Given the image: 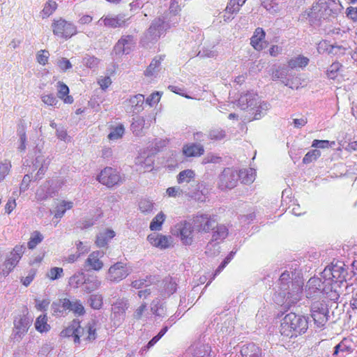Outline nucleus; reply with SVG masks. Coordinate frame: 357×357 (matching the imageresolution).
Instances as JSON below:
<instances>
[{"instance_id": "nucleus-16", "label": "nucleus", "mask_w": 357, "mask_h": 357, "mask_svg": "<svg viewBox=\"0 0 357 357\" xmlns=\"http://www.w3.org/2000/svg\"><path fill=\"white\" fill-rule=\"evenodd\" d=\"M325 283L324 281H321V278L317 277L311 278L305 285L306 297L314 298L319 294H323V287Z\"/></svg>"}, {"instance_id": "nucleus-35", "label": "nucleus", "mask_w": 357, "mask_h": 357, "mask_svg": "<svg viewBox=\"0 0 357 357\" xmlns=\"http://www.w3.org/2000/svg\"><path fill=\"white\" fill-rule=\"evenodd\" d=\"M269 109L270 105L268 102L262 101L259 99L258 100V104L257 105H254L251 109V111H252V114L254 115L253 119L255 120L260 119L266 114V112Z\"/></svg>"}, {"instance_id": "nucleus-23", "label": "nucleus", "mask_w": 357, "mask_h": 357, "mask_svg": "<svg viewBox=\"0 0 357 357\" xmlns=\"http://www.w3.org/2000/svg\"><path fill=\"white\" fill-rule=\"evenodd\" d=\"M158 291L162 298L172 295L176 289V283L172 278H165L158 284Z\"/></svg>"}, {"instance_id": "nucleus-59", "label": "nucleus", "mask_w": 357, "mask_h": 357, "mask_svg": "<svg viewBox=\"0 0 357 357\" xmlns=\"http://www.w3.org/2000/svg\"><path fill=\"white\" fill-rule=\"evenodd\" d=\"M63 275V270L62 268L53 267L47 273V277L51 280H55L62 278Z\"/></svg>"}, {"instance_id": "nucleus-21", "label": "nucleus", "mask_w": 357, "mask_h": 357, "mask_svg": "<svg viewBox=\"0 0 357 357\" xmlns=\"http://www.w3.org/2000/svg\"><path fill=\"white\" fill-rule=\"evenodd\" d=\"M56 193V190L53 188V181H47L36 190V198L39 201H43L52 197Z\"/></svg>"}, {"instance_id": "nucleus-44", "label": "nucleus", "mask_w": 357, "mask_h": 357, "mask_svg": "<svg viewBox=\"0 0 357 357\" xmlns=\"http://www.w3.org/2000/svg\"><path fill=\"white\" fill-rule=\"evenodd\" d=\"M73 203L70 201H61L55 208L54 217L56 218H61L65 214L66 210L72 208Z\"/></svg>"}, {"instance_id": "nucleus-54", "label": "nucleus", "mask_w": 357, "mask_h": 357, "mask_svg": "<svg viewBox=\"0 0 357 357\" xmlns=\"http://www.w3.org/2000/svg\"><path fill=\"white\" fill-rule=\"evenodd\" d=\"M89 302L93 309L99 310L103 305V297L99 294H92L89 297Z\"/></svg>"}, {"instance_id": "nucleus-39", "label": "nucleus", "mask_w": 357, "mask_h": 357, "mask_svg": "<svg viewBox=\"0 0 357 357\" xmlns=\"http://www.w3.org/2000/svg\"><path fill=\"white\" fill-rule=\"evenodd\" d=\"M309 63V59L301 55L291 58L288 61V67L290 69H300L305 67Z\"/></svg>"}, {"instance_id": "nucleus-29", "label": "nucleus", "mask_w": 357, "mask_h": 357, "mask_svg": "<svg viewBox=\"0 0 357 357\" xmlns=\"http://www.w3.org/2000/svg\"><path fill=\"white\" fill-rule=\"evenodd\" d=\"M50 161L48 158H45L43 155H39L36 158L33 166L36 169H38L36 174V179H40L44 176L50 165Z\"/></svg>"}, {"instance_id": "nucleus-2", "label": "nucleus", "mask_w": 357, "mask_h": 357, "mask_svg": "<svg viewBox=\"0 0 357 357\" xmlns=\"http://www.w3.org/2000/svg\"><path fill=\"white\" fill-rule=\"evenodd\" d=\"M290 274L285 271L282 273L279 279V284L282 294L285 299L284 303L290 305L296 303L301 298L303 292V282L291 281L289 284Z\"/></svg>"}, {"instance_id": "nucleus-28", "label": "nucleus", "mask_w": 357, "mask_h": 357, "mask_svg": "<svg viewBox=\"0 0 357 357\" xmlns=\"http://www.w3.org/2000/svg\"><path fill=\"white\" fill-rule=\"evenodd\" d=\"M63 305L66 310L73 312L77 316H81L85 313L84 307L79 300L70 301L68 298H64Z\"/></svg>"}, {"instance_id": "nucleus-12", "label": "nucleus", "mask_w": 357, "mask_h": 357, "mask_svg": "<svg viewBox=\"0 0 357 357\" xmlns=\"http://www.w3.org/2000/svg\"><path fill=\"white\" fill-rule=\"evenodd\" d=\"M216 220L208 214H197L193 218V227L198 232L208 233L214 229Z\"/></svg>"}, {"instance_id": "nucleus-62", "label": "nucleus", "mask_w": 357, "mask_h": 357, "mask_svg": "<svg viewBox=\"0 0 357 357\" xmlns=\"http://www.w3.org/2000/svg\"><path fill=\"white\" fill-rule=\"evenodd\" d=\"M41 100L43 103L48 106H54L56 107L59 100L52 93L43 94L40 96Z\"/></svg>"}, {"instance_id": "nucleus-5", "label": "nucleus", "mask_w": 357, "mask_h": 357, "mask_svg": "<svg viewBox=\"0 0 357 357\" xmlns=\"http://www.w3.org/2000/svg\"><path fill=\"white\" fill-rule=\"evenodd\" d=\"M347 275V270L344 262L337 261L332 262L331 266L325 268L321 273V278L324 279V282H337L346 288L348 284L345 280Z\"/></svg>"}, {"instance_id": "nucleus-47", "label": "nucleus", "mask_w": 357, "mask_h": 357, "mask_svg": "<svg viewBox=\"0 0 357 357\" xmlns=\"http://www.w3.org/2000/svg\"><path fill=\"white\" fill-rule=\"evenodd\" d=\"M166 215L163 212L158 213L150 223L149 228L151 231H160L165 220Z\"/></svg>"}, {"instance_id": "nucleus-11", "label": "nucleus", "mask_w": 357, "mask_h": 357, "mask_svg": "<svg viewBox=\"0 0 357 357\" xmlns=\"http://www.w3.org/2000/svg\"><path fill=\"white\" fill-rule=\"evenodd\" d=\"M131 273V271L121 261H119L109 267L106 275V279L112 282H119L125 279Z\"/></svg>"}, {"instance_id": "nucleus-33", "label": "nucleus", "mask_w": 357, "mask_h": 357, "mask_svg": "<svg viewBox=\"0 0 357 357\" xmlns=\"http://www.w3.org/2000/svg\"><path fill=\"white\" fill-rule=\"evenodd\" d=\"M115 236V232L112 229H105L99 232L96 236V244L98 248H102L107 245L109 241Z\"/></svg>"}, {"instance_id": "nucleus-6", "label": "nucleus", "mask_w": 357, "mask_h": 357, "mask_svg": "<svg viewBox=\"0 0 357 357\" xmlns=\"http://www.w3.org/2000/svg\"><path fill=\"white\" fill-rule=\"evenodd\" d=\"M169 28V24L163 19L161 17L155 18L144 33L141 40L142 43L145 45L149 43L156 42Z\"/></svg>"}, {"instance_id": "nucleus-64", "label": "nucleus", "mask_w": 357, "mask_h": 357, "mask_svg": "<svg viewBox=\"0 0 357 357\" xmlns=\"http://www.w3.org/2000/svg\"><path fill=\"white\" fill-rule=\"evenodd\" d=\"M206 254L209 256L216 255L220 252V246L218 243L214 241L209 242L206 248Z\"/></svg>"}, {"instance_id": "nucleus-61", "label": "nucleus", "mask_w": 357, "mask_h": 357, "mask_svg": "<svg viewBox=\"0 0 357 357\" xmlns=\"http://www.w3.org/2000/svg\"><path fill=\"white\" fill-rule=\"evenodd\" d=\"M11 168L10 161L4 160L0 164V181H3L8 174Z\"/></svg>"}, {"instance_id": "nucleus-25", "label": "nucleus", "mask_w": 357, "mask_h": 357, "mask_svg": "<svg viewBox=\"0 0 357 357\" xmlns=\"http://www.w3.org/2000/svg\"><path fill=\"white\" fill-rule=\"evenodd\" d=\"M144 96L142 94H137L130 96L126 100V106L131 112L137 114L142 112L144 109Z\"/></svg>"}, {"instance_id": "nucleus-20", "label": "nucleus", "mask_w": 357, "mask_h": 357, "mask_svg": "<svg viewBox=\"0 0 357 357\" xmlns=\"http://www.w3.org/2000/svg\"><path fill=\"white\" fill-rule=\"evenodd\" d=\"M104 256V252L102 251H93L88 257L85 261V266L89 267V269L99 271L104 266L101 258Z\"/></svg>"}, {"instance_id": "nucleus-10", "label": "nucleus", "mask_w": 357, "mask_h": 357, "mask_svg": "<svg viewBox=\"0 0 357 357\" xmlns=\"http://www.w3.org/2000/svg\"><path fill=\"white\" fill-rule=\"evenodd\" d=\"M53 33L61 38H70L77 33L76 26L63 18L54 20L52 24Z\"/></svg>"}, {"instance_id": "nucleus-22", "label": "nucleus", "mask_w": 357, "mask_h": 357, "mask_svg": "<svg viewBox=\"0 0 357 357\" xmlns=\"http://www.w3.org/2000/svg\"><path fill=\"white\" fill-rule=\"evenodd\" d=\"M323 47L328 54L335 56L344 55L347 52H350L349 46L345 43L342 44L335 43L334 45H328L326 42L320 43L319 45V51Z\"/></svg>"}, {"instance_id": "nucleus-31", "label": "nucleus", "mask_w": 357, "mask_h": 357, "mask_svg": "<svg viewBox=\"0 0 357 357\" xmlns=\"http://www.w3.org/2000/svg\"><path fill=\"white\" fill-rule=\"evenodd\" d=\"M102 22L105 26L117 28L122 26L125 24V20L120 15H107L105 17H101L98 22V24H101Z\"/></svg>"}, {"instance_id": "nucleus-46", "label": "nucleus", "mask_w": 357, "mask_h": 357, "mask_svg": "<svg viewBox=\"0 0 357 357\" xmlns=\"http://www.w3.org/2000/svg\"><path fill=\"white\" fill-rule=\"evenodd\" d=\"M213 230V241H222L228 236V229L223 225H217Z\"/></svg>"}, {"instance_id": "nucleus-30", "label": "nucleus", "mask_w": 357, "mask_h": 357, "mask_svg": "<svg viewBox=\"0 0 357 357\" xmlns=\"http://www.w3.org/2000/svg\"><path fill=\"white\" fill-rule=\"evenodd\" d=\"M240 352L242 357H262L261 349L252 342L243 344Z\"/></svg>"}, {"instance_id": "nucleus-52", "label": "nucleus", "mask_w": 357, "mask_h": 357, "mask_svg": "<svg viewBox=\"0 0 357 357\" xmlns=\"http://www.w3.org/2000/svg\"><path fill=\"white\" fill-rule=\"evenodd\" d=\"M287 70L285 68H281L276 70L273 73L272 78L273 80H278L280 79L282 81V82L285 84V86H288L290 88L293 89V86L290 85L289 80L284 81V79H287Z\"/></svg>"}, {"instance_id": "nucleus-4", "label": "nucleus", "mask_w": 357, "mask_h": 357, "mask_svg": "<svg viewBox=\"0 0 357 357\" xmlns=\"http://www.w3.org/2000/svg\"><path fill=\"white\" fill-rule=\"evenodd\" d=\"M195 173L192 169L181 171L177 176L178 183L189 184V188L185 190V195L199 202L204 201V196L200 188L202 184L195 180Z\"/></svg>"}, {"instance_id": "nucleus-17", "label": "nucleus", "mask_w": 357, "mask_h": 357, "mask_svg": "<svg viewBox=\"0 0 357 357\" xmlns=\"http://www.w3.org/2000/svg\"><path fill=\"white\" fill-rule=\"evenodd\" d=\"M133 37L131 36H122L114 47V52L116 55L128 54L134 47Z\"/></svg>"}, {"instance_id": "nucleus-38", "label": "nucleus", "mask_w": 357, "mask_h": 357, "mask_svg": "<svg viewBox=\"0 0 357 357\" xmlns=\"http://www.w3.org/2000/svg\"><path fill=\"white\" fill-rule=\"evenodd\" d=\"M109 130L107 137L111 141H116L121 139L125 134V127L121 123L110 126Z\"/></svg>"}, {"instance_id": "nucleus-26", "label": "nucleus", "mask_w": 357, "mask_h": 357, "mask_svg": "<svg viewBox=\"0 0 357 357\" xmlns=\"http://www.w3.org/2000/svg\"><path fill=\"white\" fill-rule=\"evenodd\" d=\"M30 324V320L24 315H20L14 320V333L21 337L26 333Z\"/></svg>"}, {"instance_id": "nucleus-48", "label": "nucleus", "mask_w": 357, "mask_h": 357, "mask_svg": "<svg viewBox=\"0 0 357 357\" xmlns=\"http://www.w3.org/2000/svg\"><path fill=\"white\" fill-rule=\"evenodd\" d=\"M135 164L140 166V170L149 172L152 169L153 160L150 157L139 156L136 158Z\"/></svg>"}, {"instance_id": "nucleus-50", "label": "nucleus", "mask_w": 357, "mask_h": 357, "mask_svg": "<svg viewBox=\"0 0 357 357\" xmlns=\"http://www.w3.org/2000/svg\"><path fill=\"white\" fill-rule=\"evenodd\" d=\"M64 298L59 299L52 304V314L56 317H61L66 314V309L63 307Z\"/></svg>"}, {"instance_id": "nucleus-9", "label": "nucleus", "mask_w": 357, "mask_h": 357, "mask_svg": "<svg viewBox=\"0 0 357 357\" xmlns=\"http://www.w3.org/2000/svg\"><path fill=\"white\" fill-rule=\"evenodd\" d=\"M239 180L238 171L234 168L227 167L218 176V188L221 190H231L235 188Z\"/></svg>"}, {"instance_id": "nucleus-34", "label": "nucleus", "mask_w": 357, "mask_h": 357, "mask_svg": "<svg viewBox=\"0 0 357 357\" xmlns=\"http://www.w3.org/2000/svg\"><path fill=\"white\" fill-rule=\"evenodd\" d=\"M184 155L187 157H197L204 154V146L199 144L186 145L183 149Z\"/></svg>"}, {"instance_id": "nucleus-37", "label": "nucleus", "mask_w": 357, "mask_h": 357, "mask_svg": "<svg viewBox=\"0 0 357 357\" xmlns=\"http://www.w3.org/2000/svg\"><path fill=\"white\" fill-rule=\"evenodd\" d=\"M56 89L58 91V97L63 100L65 103H73V98L72 96H68L69 89L66 84L61 82H59L56 84Z\"/></svg>"}, {"instance_id": "nucleus-15", "label": "nucleus", "mask_w": 357, "mask_h": 357, "mask_svg": "<svg viewBox=\"0 0 357 357\" xmlns=\"http://www.w3.org/2000/svg\"><path fill=\"white\" fill-rule=\"evenodd\" d=\"M98 180L102 184L112 187L120 181L121 176L116 169L112 167H106L101 171L98 176Z\"/></svg>"}, {"instance_id": "nucleus-43", "label": "nucleus", "mask_w": 357, "mask_h": 357, "mask_svg": "<svg viewBox=\"0 0 357 357\" xmlns=\"http://www.w3.org/2000/svg\"><path fill=\"white\" fill-rule=\"evenodd\" d=\"M35 328L40 333H46L50 330V326L47 324V317L46 314H41L36 319Z\"/></svg>"}, {"instance_id": "nucleus-32", "label": "nucleus", "mask_w": 357, "mask_h": 357, "mask_svg": "<svg viewBox=\"0 0 357 357\" xmlns=\"http://www.w3.org/2000/svg\"><path fill=\"white\" fill-rule=\"evenodd\" d=\"M265 38V31L262 28L255 29L253 36L250 38V44L257 51L263 50L264 40Z\"/></svg>"}, {"instance_id": "nucleus-45", "label": "nucleus", "mask_w": 357, "mask_h": 357, "mask_svg": "<svg viewBox=\"0 0 357 357\" xmlns=\"http://www.w3.org/2000/svg\"><path fill=\"white\" fill-rule=\"evenodd\" d=\"M85 275L82 272H76L68 280V284L73 288H78L84 284Z\"/></svg>"}, {"instance_id": "nucleus-55", "label": "nucleus", "mask_w": 357, "mask_h": 357, "mask_svg": "<svg viewBox=\"0 0 357 357\" xmlns=\"http://www.w3.org/2000/svg\"><path fill=\"white\" fill-rule=\"evenodd\" d=\"M43 239V236L38 231H34L31 233L30 239L28 242V247L29 249L35 248Z\"/></svg>"}, {"instance_id": "nucleus-13", "label": "nucleus", "mask_w": 357, "mask_h": 357, "mask_svg": "<svg viewBox=\"0 0 357 357\" xmlns=\"http://www.w3.org/2000/svg\"><path fill=\"white\" fill-rule=\"evenodd\" d=\"M311 316L317 327H323L328 321V309L326 305L314 303L311 307Z\"/></svg>"}, {"instance_id": "nucleus-57", "label": "nucleus", "mask_w": 357, "mask_h": 357, "mask_svg": "<svg viewBox=\"0 0 357 357\" xmlns=\"http://www.w3.org/2000/svg\"><path fill=\"white\" fill-rule=\"evenodd\" d=\"M226 136L225 131L220 128H215L210 130L208 132V137L211 140H221Z\"/></svg>"}, {"instance_id": "nucleus-7", "label": "nucleus", "mask_w": 357, "mask_h": 357, "mask_svg": "<svg viewBox=\"0 0 357 357\" xmlns=\"http://www.w3.org/2000/svg\"><path fill=\"white\" fill-rule=\"evenodd\" d=\"M194 227L191 223L186 220L181 221L176 223L171 229V233L173 236L179 238L182 244L190 245L193 243Z\"/></svg>"}, {"instance_id": "nucleus-49", "label": "nucleus", "mask_w": 357, "mask_h": 357, "mask_svg": "<svg viewBox=\"0 0 357 357\" xmlns=\"http://www.w3.org/2000/svg\"><path fill=\"white\" fill-rule=\"evenodd\" d=\"M245 1L246 0H230L225 9L226 13L230 14L237 13Z\"/></svg>"}, {"instance_id": "nucleus-58", "label": "nucleus", "mask_w": 357, "mask_h": 357, "mask_svg": "<svg viewBox=\"0 0 357 357\" xmlns=\"http://www.w3.org/2000/svg\"><path fill=\"white\" fill-rule=\"evenodd\" d=\"M57 4L55 1H49L45 4L41 12L43 17H47L51 15L56 9Z\"/></svg>"}, {"instance_id": "nucleus-3", "label": "nucleus", "mask_w": 357, "mask_h": 357, "mask_svg": "<svg viewBox=\"0 0 357 357\" xmlns=\"http://www.w3.org/2000/svg\"><path fill=\"white\" fill-rule=\"evenodd\" d=\"M342 8L339 0H318L313 4L310 15L319 20H331L337 15Z\"/></svg>"}, {"instance_id": "nucleus-40", "label": "nucleus", "mask_w": 357, "mask_h": 357, "mask_svg": "<svg viewBox=\"0 0 357 357\" xmlns=\"http://www.w3.org/2000/svg\"><path fill=\"white\" fill-rule=\"evenodd\" d=\"M238 173L239 175V180L245 184H250L255 179V171L252 168L241 169L240 171H238Z\"/></svg>"}, {"instance_id": "nucleus-14", "label": "nucleus", "mask_w": 357, "mask_h": 357, "mask_svg": "<svg viewBox=\"0 0 357 357\" xmlns=\"http://www.w3.org/2000/svg\"><path fill=\"white\" fill-rule=\"evenodd\" d=\"M147 241L153 247L161 250L167 249L173 246L174 241L171 236H166L162 234L153 233L147 236Z\"/></svg>"}, {"instance_id": "nucleus-27", "label": "nucleus", "mask_w": 357, "mask_h": 357, "mask_svg": "<svg viewBox=\"0 0 357 357\" xmlns=\"http://www.w3.org/2000/svg\"><path fill=\"white\" fill-rule=\"evenodd\" d=\"M341 286L337 282L325 283L323 294L331 301H336L340 297Z\"/></svg>"}, {"instance_id": "nucleus-19", "label": "nucleus", "mask_w": 357, "mask_h": 357, "mask_svg": "<svg viewBox=\"0 0 357 357\" xmlns=\"http://www.w3.org/2000/svg\"><path fill=\"white\" fill-rule=\"evenodd\" d=\"M153 121H155V119L151 116H148L146 119L143 116H137L133 119L131 130L135 135L139 136L142 134L144 128H148L151 126Z\"/></svg>"}, {"instance_id": "nucleus-41", "label": "nucleus", "mask_w": 357, "mask_h": 357, "mask_svg": "<svg viewBox=\"0 0 357 357\" xmlns=\"http://www.w3.org/2000/svg\"><path fill=\"white\" fill-rule=\"evenodd\" d=\"M101 286V281L97 276H91L85 279L84 291L91 293L97 290Z\"/></svg>"}, {"instance_id": "nucleus-42", "label": "nucleus", "mask_w": 357, "mask_h": 357, "mask_svg": "<svg viewBox=\"0 0 357 357\" xmlns=\"http://www.w3.org/2000/svg\"><path fill=\"white\" fill-rule=\"evenodd\" d=\"M18 257L15 256L13 252H10L9 257L6 259L4 263V268L2 269V274L6 276L15 267L20 261Z\"/></svg>"}, {"instance_id": "nucleus-60", "label": "nucleus", "mask_w": 357, "mask_h": 357, "mask_svg": "<svg viewBox=\"0 0 357 357\" xmlns=\"http://www.w3.org/2000/svg\"><path fill=\"white\" fill-rule=\"evenodd\" d=\"M139 208L144 213H149L153 209V203L149 199H142L139 203Z\"/></svg>"}, {"instance_id": "nucleus-51", "label": "nucleus", "mask_w": 357, "mask_h": 357, "mask_svg": "<svg viewBox=\"0 0 357 357\" xmlns=\"http://www.w3.org/2000/svg\"><path fill=\"white\" fill-rule=\"evenodd\" d=\"M351 352V348L346 344L344 340L340 342L334 348L333 356H336L340 355L344 356L346 354Z\"/></svg>"}, {"instance_id": "nucleus-24", "label": "nucleus", "mask_w": 357, "mask_h": 357, "mask_svg": "<svg viewBox=\"0 0 357 357\" xmlns=\"http://www.w3.org/2000/svg\"><path fill=\"white\" fill-rule=\"evenodd\" d=\"M259 98L253 93H243L238 100V105L241 109H252L254 105L258 104Z\"/></svg>"}, {"instance_id": "nucleus-63", "label": "nucleus", "mask_w": 357, "mask_h": 357, "mask_svg": "<svg viewBox=\"0 0 357 357\" xmlns=\"http://www.w3.org/2000/svg\"><path fill=\"white\" fill-rule=\"evenodd\" d=\"M321 155L320 151L317 149H314L310 151H308L303 159V162L305 164H308L312 162L314 160H316Z\"/></svg>"}, {"instance_id": "nucleus-53", "label": "nucleus", "mask_w": 357, "mask_h": 357, "mask_svg": "<svg viewBox=\"0 0 357 357\" xmlns=\"http://www.w3.org/2000/svg\"><path fill=\"white\" fill-rule=\"evenodd\" d=\"M160 59L155 58L145 71L146 76H155L160 70Z\"/></svg>"}, {"instance_id": "nucleus-36", "label": "nucleus", "mask_w": 357, "mask_h": 357, "mask_svg": "<svg viewBox=\"0 0 357 357\" xmlns=\"http://www.w3.org/2000/svg\"><path fill=\"white\" fill-rule=\"evenodd\" d=\"M82 331V330L79 328V321H73L70 326L61 331V335L63 337L72 336L73 337L74 342L77 344L78 343L77 335Z\"/></svg>"}, {"instance_id": "nucleus-56", "label": "nucleus", "mask_w": 357, "mask_h": 357, "mask_svg": "<svg viewBox=\"0 0 357 357\" xmlns=\"http://www.w3.org/2000/svg\"><path fill=\"white\" fill-rule=\"evenodd\" d=\"M100 59L94 56L86 55L82 59V63L89 68H96L98 67Z\"/></svg>"}, {"instance_id": "nucleus-8", "label": "nucleus", "mask_w": 357, "mask_h": 357, "mask_svg": "<svg viewBox=\"0 0 357 357\" xmlns=\"http://www.w3.org/2000/svg\"><path fill=\"white\" fill-rule=\"evenodd\" d=\"M130 307L127 298H118L113 302L111 307V319L116 326H119L125 321L126 311Z\"/></svg>"}, {"instance_id": "nucleus-18", "label": "nucleus", "mask_w": 357, "mask_h": 357, "mask_svg": "<svg viewBox=\"0 0 357 357\" xmlns=\"http://www.w3.org/2000/svg\"><path fill=\"white\" fill-rule=\"evenodd\" d=\"M79 328L82 330L78 334V343L80 342V340L85 342H92L96 340V324L94 321L89 322L87 325L83 328L79 325Z\"/></svg>"}, {"instance_id": "nucleus-1", "label": "nucleus", "mask_w": 357, "mask_h": 357, "mask_svg": "<svg viewBox=\"0 0 357 357\" xmlns=\"http://www.w3.org/2000/svg\"><path fill=\"white\" fill-rule=\"evenodd\" d=\"M308 317L294 312L287 314L282 319L280 331L287 337H297L308 328Z\"/></svg>"}]
</instances>
